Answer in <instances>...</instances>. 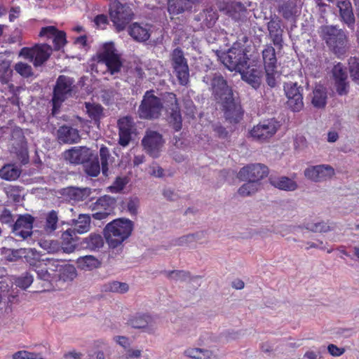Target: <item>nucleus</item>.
Here are the masks:
<instances>
[{"label":"nucleus","instance_id":"f257e3e1","mask_svg":"<svg viewBox=\"0 0 359 359\" xmlns=\"http://www.w3.org/2000/svg\"><path fill=\"white\" fill-rule=\"evenodd\" d=\"M211 86L216 100L220 102L224 107L226 118L231 122H238L242 116L241 108L234 102L232 90L226 81L222 76L215 75Z\"/></svg>","mask_w":359,"mask_h":359},{"label":"nucleus","instance_id":"f03ea898","mask_svg":"<svg viewBox=\"0 0 359 359\" xmlns=\"http://www.w3.org/2000/svg\"><path fill=\"white\" fill-rule=\"evenodd\" d=\"M211 86L216 100L220 102L224 107L226 118L231 122H238L242 116L241 108L234 102L232 90L226 81L222 76L215 75Z\"/></svg>","mask_w":359,"mask_h":359},{"label":"nucleus","instance_id":"7ed1b4c3","mask_svg":"<svg viewBox=\"0 0 359 359\" xmlns=\"http://www.w3.org/2000/svg\"><path fill=\"white\" fill-rule=\"evenodd\" d=\"M133 222L126 218L114 219L103 230L104 237L110 248H116L127 240L133 230Z\"/></svg>","mask_w":359,"mask_h":359},{"label":"nucleus","instance_id":"20e7f679","mask_svg":"<svg viewBox=\"0 0 359 359\" xmlns=\"http://www.w3.org/2000/svg\"><path fill=\"white\" fill-rule=\"evenodd\" d=\"M320 35L335 54L341 55L348 48V38L345 32L337 26L326 25L320 27Z\"/></svg>","mask_w":359,"mask_h":359},{"label":"nucleus","instance_id":"39448f33","mask_svg":"<svg viewBox=\"0 0 359 359\" xmlns=\"http://www.w3.org/2000/svg\"><path fill=\"white\" fill-rule=\"evenodd\" d=\"M97 66L104 65L111 74L119 72L122 67L121 56L111 42L105 43L97 53Z\"/></svg>","mask_w":359,"mask_h":359},{"label":"nucleus","instance_id":"423d86ee","mask_svg":"<svg viewBox=\"0 0 359 359\" xmlns=\"http://www.w3.org/2000/svg\"><path fill=\"white\" fill-rule=\"evenodd\" d=\"M222 58L223 64L231 71H243L248 62L245 50L241 43H234Z\"/></svg>","mask_w":359,"mask_h":359},{"label":"nucleus","instance_id":"0eeeda50","mask_svg":"<svg viewBox=\"0 0 359 359\" xmlns=\"http://www.w3.org/2000/svg\"><path fill=\"white\" fill-rule=\"evenodd\" d=\"M163 109V104L152 91H147L138 109V115L143 119L158 118Z\"/></svg>","mask_w":359,"mask_h":359},{"label":"nucleus","instance_id":"6e6552de","mask_svg":"<svg viewBox=\"0 0 359 359\" xmlns=\"http://www.w3.org/2000/svg\"><path fill=\"white\" fill-rule=\"evenodd\" d=\"M109 15L117 30L121 31L132 20L133 13L129 6L111 0Z\"/></svg>","mask_w":359,"mask_h":359},{"label":"nucleus","instance_id":"1a4fd4ad","mask_svg":"<svg viewBox=\"0 0 359 359\" xmlns=\"http://www.w3.org/2000/svg\"><path fill=\"white\" fill-rule=\"evenodd\" d=\"M73 81L69 77L60 76L57 80L54 88L53 101V113L55 114L61 104L71 95Z\"/></svg>","mask_w":359,"mask_h":359},{"label":"nucleus","instance_id":"9d476101","mask_svg":"<svg viewBox=\"0 0 359 359\" xmlns=\"http://www.w3.org/2000/svg\"><path fill=\"white\" fill-rule=\"evenodd\" d=\"M279 128L280 124L278 121L269 119L255 126L249 134L254 140L264 142L271 138Z\"/></svg>","mask_w":359,"mask_h":359},{"label":"nucleus","instance_id":"9b49d317","mask_svg":"<svg viewBox=\"0 0 359 359\" xmlns=\"http://www.w3.org/2000/svg\"><path fill=\"white\" fill-rule=\"evenodd\" d=\"M52 53L50 46L43 43L36 45L33 48H23L20 52V55L26 59L34 60L35 66H40L46 62Z\"/></svg>","mask_w":359,"mask_h":359},{"label":"nucleus","instance_id":"f8f14e48","mask_svg":"<svg viewBox=\"0 0 359 359\" xmlns=\"http://www.w3.org/2000/svg\"><path fill=\"white\" fill-rule=\"evenodd\" d=\"M164 143L162 135L152 130H147L142 140L144 150L153 158H158L160 156Z\"/></svg>","mask_w":359,"mask_h":359},{"label":"nucleus","instance_id":"ddd939ff","mask_svg":"<svg viewBox=\"0 0 359 359\" xmlns=\"http://www.w3.org/2000/svg\"><path fill=\"white\" fill-rule=\"evenodd\" d=\"M172 61L180 83L182 85H186L189 81V71L187 60L180 49L175 48L172 51Z\"/></svg>","mask_w":359,"mask_h":359},{"label":"nucleus","instance_id":"4468645a","mask_svg":"<svg viewBox=\"0 0 359 359\" xmlns=\"http://www.w3.org/2000/svg\"><path fill=\"white\" fill-rule=\"evenodd\" d=\"M302 88L297 83L288 82L284 86V90L287 98V106L294 111H299L304 106Z\"/></svg>","mask_w":359,"mask_h":359},{"label":"nucleus","instance_id":"2eb2a0df","mask_svg":"<svg viewBox=\"0 0 359 359\" xmlns=\"http://www.w3.org/2000/svg\"><path fill=\"white\" fill-rule=\"evenodd\" d=\"M268 169L266 166L257 163L250 164L242 168L238 173V177L242 181H253L260 182L266 177Z\"/></svg>","mask_w":359,"mask_h":359},{"label":"nucleus","instance_id":"dca6fc26","mask_svg":"<svg viewBox=\"0 0 359 359\" xmlns=\"http://www.w3.org/2000/svg\"><path fill=\"white\" fill-rule=\"evenodd\" d=\"M334 173V168L325 164L310 166L304 170L305 177L315 182L326 181L333 177Z\"/></svg>","mask_w":359,"mask_h":359},{"label":"nucleus","instance_id":"f3484780","mask_svg":"<svg viewBox=\"0 0 359 359\" xmlns=\"http://www.w3.org/2000/svg\"><path fill=\"white\" fill-rule=\"evenodd\" d=\"M128 325L135 329H140L149 334L154 333L156 323L154 318L147 314H137L128 320Z\"/></svg>","mask_w":359,"mask_h":359},{"label":"nucleus","instance_id":"a211bd4d","mask_svg":"<svg viewBox=\"0 0 359 359\" xmlns=\"http://www.w3.org/2000/svg\"><path fill=\"white\" fill-rule=\"evenodd\" d=\"M332 77L334 81V87L337 93L340 95H346L348 92V76L346 69L341 63L334 66L332 69Z\"/></svg>","mask_w":359,"mask_h":359},{"label":"nucleus","instance_id":"6ab92c4d","mask_svg":"<svg viewBox=\"0 0 359 359\" xmlns=\"http://www.w3.org/2000/svg\"><path fill=\"white\" fill-rule=\"evenodd\" d=\"M93 153L86 147H74L64 152V158L73 164L83 163L90 158Z\"/></svg>","mask_w":359,"mask_h":359},{"label":"nucleus","instance_id":"aec40b11","mask_svg":"<svg viewBox=\"0 0 359 359\" xmlns=\"http://www.w3.org/2000/svg\"><path fill=\"white\" fill-rule=\"evenodd\" d=\"M34 218L29 215L20 216L13 226V232L16 236L26 238L31 236Z\"/></svg>","mask_w":359,"mask_h":359},{"label":"nucleus","instance_id":"412c9836","mask_svg":"<svg viewBox=\"0 0 359 359\" xmlns=\"http://www.w3.org/2000/svg\"><path fill=\"white\" fill-rule=\"evenodd\" d=\"M119 129V144L123 147L128 145L131 140V134L134 129L133 121L130 117L125 116L118 121Z\"/></svg>","mask_w":359,"mask_h":359},{"label":"nucleus","instance_id":"4be33fe9","mask_svg":"<svg viewBox=\"0 0 359 359\" xmlns=\"http://www.w3.org/2000/svg\"><path fill=\"white\" fill-rule=\"evenodd\" d=\"M169 101L171 102V107L168 109L170 116L168 117L169 123L172 126L176 131L182 128V117L177 103L175 95L172 93L168 95Z\"/></svg>","mask_w":359,"mask_h":359},{"label":"nucleus","instance_id":"5701e85b","mask_svg":"<svg viewBox=\"0 0 359 359\" xmlns=\"http://www.w3.org/2000/svg\"><path fill=\"white\" fill-rule=\"evenodd\" d=\"M38 257L39 255L36 257H33L32 259H28V263L30 266L34 267V270L36 273L39 279L45 281H52L53 273L49 271V269H48V265L46 260H38Z\"/></svg>","mask_w":359,"mask_h":359},{"label":"nucleus","instance_id":"b1692460","mask_svg":"<svg viewBox=\"0 0 359 359\" xmlns=\"http://www.w3.org/2000/svg\"><path fill=\"white\" fill-rule=\"evenodd\" d=\"M241 73L243 80L250 84L254 88H257L261 83L262 72L260 69L254 67H250L246 65L243 71H238Z\"/></svg>","mask_w":359,"mask_h":359},{"label":"nucleus","instance_id":"393cba45","mask_svg":"<svg viewBox=\"0 0 359 359\" xmlns=\"http://www.w3.org/2000/svg\"><path fill=\"white\" fill-rule=\"evenodd\" d=\"M128 34L137 41H145L150 36V29L148 25L134 22L128 27Z\"/></svg>","mask_w":359,"mask_h":359},{"label":"nucleus","instance_id":"a878e982","mask_svg":"<svg viewBox=\"0 0 359 359\" xmlns=\"http://www.w3.org/2000/svg\"><path fill=\"white\" fill-rule=\"evenodd\" d=\"M342 20L349 28L353 29L355 18L353 15L351 4L348 0H342L337 2Z\"/></svg>","mask_w":359,"mask_h":359},{"label":"nucleus","instance_id":"bb28decb","mask_svg":"<svg viewBox=\"0 0 359 359\" xmlns=\"http://www.w3.org/2000/svg\"><path fill=\"white\" fill-rule=\"evenodd\" d=\"M111 203L112 201L110 198L103 197L99 198L95 206V209L99 210L93 214V217L99 220L106 219L112 210V208L111 206Z\"/></svg>","mask_w":359,"mask_h":359},{"label":"nucleus","instance_id":"cd10ccee","mask_svg":"<svg viewBox=\"0 0 359 359\" xmlns=\"http://www.w3.org/2000/svg\"><path fill=\"white\" fill-rule=\"evenodd\" d=\"M183 354L189 359H212L215 358L212 351L194 346L187 348Z\"/></svg>","mask_w":359,"mask_h":359},{"label":"nucleus","instance_id":"c85d7f7f","mask_svg":"<svg viewBox=\"0 0 359 359\" xmlns=\"http://www.w3.org/2000/svg\"><path fill=\"white\" fill-rule=\"evenodd\" d=\"M57 138L62 142L72 144L77 142L80 136L76 129L63 126L57 130Z\"/></svg>","mask_w":359,"mask_h":359},{"label":"nucleus","instance_id":"c756f323","mask_svg":"<svg viewBox=\"0 0 359 359\" xmlns=\"http://www.w3.org/2000/svg\"><path fill=\"white\" fill-rule=\"evenodd\" d=\"M74 231L69 229L62 233L61 236L60 250L65 253H72L76 248V240L74 238Z\"/></svg>","mask_w":359,"mask_h":359},{"label":"nucleus","instance_id":"7c9ffc66","mask_svg":"<svg viewBox=\"0 0 359 359\" xmlns=\"http://www.w3.org/2000/svg\"><path fill=\"white\" fill-rule=\"evenodd\" d=\"M311 103L316 108L325 107L327 100V92L326 88L318 85L315 87L311 95Z\"/></svg>","mask_w":359,"mask_h":359},{"label":"nucleus","instance_id":"2f4dec72","mask_svg":"<svg viewBox=\"0 0 359 359\" xmlns=\"http://www.w3.org/2000/svg\"><path fill=\"white\" fill-rule=\"evenodd\" d=\"M270 183L274 187L287 191H292L297 189L295 181L284 176L271 177Z\"/></svg>","mask_w":359,"mask_h":359},{"label":"nucleus","instance_id":"473e14b6","mask_svg":"<svg viewBox=\"0 0 359 359\" xmlns=\"http://www.w3.org/2000/svg\"><path fill=\"white\" fill-rule=\"evenodd\" d=\"M76 263L80 269L85 271H91L100 264L99 260L93 255L80 257L76 259Z\"/></svg>","mask_w":359,"mask_h":359},{"label":"nucleus","instance_id":"72a5a7b5","mask_svg":"<svg viewBox=\"0 0 359 359\" xmlns=\"http://www.w3.org/2000/svg\"><path fill=\"white\" fill-rule=\"evenodd\" d=\"M72 224L74 226V233L80 234L88 232L90 228V217L88 215L81 214L79 216L77 219L72 221Z\"/></svg>","mask_w":359,"mask_h":359},{"label":"nucleus","instance_id":"f704fd0d","mask_svg":"<svg viewBox=\"0 0 359 359\" xmlns=\"http://www.w3.org/2000/svg\"><path fill=\"white\" fill-rule=\"evenodd\" d=\"M81 244L90 250H96L103 247L104 240L100 234L92 233L83 238Z\"/></svg>","mask_w":359,"mask_h":359},{"label":"nucleus","instance_id":"c9c22d12","mask_svg":"<svg viewBox=\"0 0 359 359\" xmlns=\"http://www.w3.org/2000/svg\"><path fill=\"white\" fill-rule=\"evenodd\" d=\"M205 234L203 232L187 234L178 238L176 244L180 246H192L195 243H202Z\"/></svg>","mask_w":359,"mask_h":359},{"label":"nucleus","instance_id":"e433bc0d","mask_svg":"<svg viewBox=\"0 0 359 359\" xmlns=\"http://www.w3.org/2000/svg\"><path fill=\"white\" fill-rule=\"evenodd\" d=\"M20 175V169L13 164L5 165L0 170V177L6 180H15Z\"/></svg>","mask_w":359,"mask_h":359},{"label":"nucleus","instance_id":"4c0bfd02","mask_svg":"<svg viewBox=\"0 0 359 359\" xmlns=\"http://www.w3.org/2000/svg\"><path fill=\"white\" fill-rule=\"evenodd\" d=\"M8 251L11 252V257L8 258L10 261L17 260L24 256L28 262V259H32V257L38 256L37 251L32 248H20L18 250H9Z\"/></svg>","mask_w":359,"mask_h":359},{"label":"nucleus","instance_id":"58836bf2","mask_svg":"<svg viewBox=\"0 0 359 359\" xmlns=\"http://www.w3.org/2000/svg\"><path fill=\"white\" fill-rule=\"evenodd\" d=\"M129 286L126 283L118 281L109 282L103 285V290L106 292L123 294L128 291Z\"/></svg>","mask_w":359,"mask_h":359},{"label":"nucleus","instance_id":"ea45409f","mask_svg":"<svg viewBox=\"0 0 359 359\" xmlns=\"http://www.w3.org/2000/svg\"><path fill=\"white\" fill-rule=\"evenodd\" d=\"M268 29L271 36L273 38V43L276 46H280L282 42V30L279 22L271 20L268 23Z\"/></svg>","mask_w":359,"mask_h":359},{"label":"nucleus","instance_id":"a19ab883","mask_svg":"<svg viewBox=\"0 0 359 359\" xmlns=\"http://www.w3.org/2000/svg\"><path fill=\"white\" fill-rule=\"evenodd\" d=\"M262 57L266 67H276V57L275 49L271 46H267L262 51Z\"/></svg>","mask_w":359,"mask_h":359},{"label":"nucleus","instance_id":"79ce46f5","mask_svg":"<svg viewBox=\"0 0 359 359\" xmlns=\"http://www.w3.org/2000/svg\"><path fill=\"white\" fill-rule=\"evenodd\" d=\"M261 187L260 182L247 181L238 189V192L241 196H249L257 192Z\"/></svg>","mask_w":359,"mask_h":359},{"label":"nucleus","instance_id":"37998d69","mask_svg":"<svg viewBox=\"0 0 359 359\" xmlns=\"http://www.w3.org/2000/svg\"><path fill=\"white\" fill-rule=\"evenodd\" d=\"M58 276L60 280L64 281L72 280L77 276L76 268L72 264H62Z\"/></svg>","mask_w":359,"mask_h":359},{"label":"nucleus","instance_id":"c03bdc74","mask_svg":"<svg viewBox=\"0 0 359 359\" xmlns=\"http://www.w3.org/2000/svg\"><path fill=\"white\" fill-rule=\"evenodd\" d=\"M58 222L57 212L55 210L50 211L46 217L44 230L48 233H51L57 229Z\"/></svg>","mask_w":359,"mask_h":359},{"label":"nucleus","instance_id":"a18cd8bd","mask_svg":"<svg viewBox=\"0 0 359 359\" xmlns=\"http://www.w3.org/2000/svg\"><path fill=\"white\" fill-rule=\"evenodd\" d=\"M86 111L88 116L95 121L99 120L102 116V107L97 104L86 103Z\"/></svg>","mask_w":359,"mask_h":359},{"label":"nucleus","instance_id":"49530a36","mask_svg":"<svg viewBox=\"0 0 359 359\" xmlns=\"http://www.w3.org/2000/svg\"><path fill=\"white\" fill-rule=\"evenodd\" d=\"M39 245L48 253H56L60 250V245L57 241L41 240Z\"/></svg>","mask_w":359,"mask_h":359},{"label":"nucleus","instance_id":"de8ad7c7","mask_svg":"<svg viewBox=\"0 0 359 359\" xmlns=\"http://www.w3.org/2000/svg\"><path fill=\"white\" fill-rule=\"evenodd\" d=\"M33 280V276L31 274L25 273L15 279V283L18 287L27 289L32 285Z\"/></svg>","mask_w":359,"mask_h":359},{"label":"nucleus","instance_id":"09e8293b","mask_svg":"<svg viewBox=\"0 0 359 359\" xmlns=\"http://www.w3.org/2000/svg\"><path fill=\"white\" fill-rule=\"evenodd\" d=\"M46 262L48 265V269H49V271H50V273H53V280L58 279V275L60 273L62 264H61L58 260L51 259H46Z\"/></svg>","mask_w":359,"mask_h":359},{"label":"nucleus","instance_id":"8fccbe9b","mask_svg":"<svg viewBox=\"0 0 359 359\" xmlns=\"http://www.w3.org/2000/svg\"><path fill=\"white\" fill-rule=\"evenodd\" d=\"M351 76L359 85V62L357 58H351L348 62Z\"/></svg>","mask_w":359,"mask_h":359},{"label":"nucleus","instance_id":"3c124183","mask_svg":"<svg viewBox=\"0 0 359 359\" xmlns=\"http://www.w3.org/2000/svg\"><path fill=\"white\" fill-rule=\"evenodd\" d=\"M100 155L102 163V171L104 176L108 175V160L109 158V152L107 148L102 147L100 150Z\"/></svg>","mask_w":359,"mask_h":359},{"label":"nucleus","instance_id":"603ef678","mask_svg":"<svg viewBox=\"0 0 359 359\" xmlns=\"http://www.w3.org/2000/svg\"><path fill=\"white\" fill-rule=\"evenodd\" d=\"M85 170L88 175L96 177L100 172V166L97 161L87 163Z\"/></svg>","mask_w":359,"mask_h":359},{"label":"nucleus","instance_id":"864d4df0","mask_svg":"<svg viewBox=\"0 0 359 359\" xmlns=\"http://www.w3.org/2000/svg\"><path fill=\"white\" fill-rule=\"evenodd\" d=\"M53 39L55 50H60L67 43L66 34L63 31L57 30V34L54 35Z\"/></svg>","mask_w":359,"mask_h":359},{"label":"nucleus","instance_id":"5fc2aeb1","mask_svg":"<svg viewBox=\"0 0 359 359\" xmlns=\"http://www.w3.org/2000/svg\"><path fill=\"white\" fill-rule=\"evenodd\" d=\"M266 82L271 87H274L276 84V79L278 76L276 67H266Z\"/></svg>","mask_w":359,"mask_h":359},{"label":"nucleus","instance_id":"6e6d98bb","mask_svg":"<svg viewBox=\"0 0 359 359\" xmlns=\"http://www.w3.org/2000/svg\"><path fill=\"white\" fill-rule=\"evenodd\" d=\"M15 70L24 77H29L32 74L31 66L23 62L15 64Z\"/></svg>","mask_w":359,"mask_h":359},{"label":"nucleus","instance_id":"4d7b16f0","mask_svg":"<svg viewBox=\"0 0 359 359\" xmlns=\"http://www.w3.org/2000/svg\"><path fill=\"white\" fill-rule=\"evenodd\" d=\"M128 179L126 177H118L113 185L109 187L112 192H118L121 191L124 187L128 184Z\"/></svg>","mask_w":359,"mask_h":359},{"label":"nucleus","instance_id":"13d9d810","mask_svg":"<svg viewBox=\"0 0 359 359\" xmlns=\"http://www.w3.org/2000/svg\"><path fill=\"white\" fill-rule=\"evenodd\" d=\"M57 29L55 26H47L42 27L39 32L40 37H46L47 39H53L54 35L57 34Z\"/></svg>","mask_w":359,"mask_h":359},{"label":"nucleus","instance_id":"bf43d9fd","mask_svg":"<svg viewBox=\"0 0 359 359\" xmlns=\"http://www.w3.org/2000/svg\"><path fill=\"white\" fill-rule=\"evenodd\" d=\"M149 173L154 177H163L164 170L156 163H152L149 167Z\"/></svg>","mask_w":359,"mask_h":359},{"label":"nucleus","instance_id":"052dcab7","mask_svg":"<svg viewBox=\"0 0 359 359\" xmlns=\"http://www.w3.org/2000/svg\"><path fill=\"white\" fill-rule=\"evenodd\" d=\"M140 206V201L137 198H130L127 203V210L132 215H136Z\"/></svg>","mask_w":359,"mask_h":359},{"label":"nucleus","instance_id":"680f3d73","mask_svg":"<svg viewBox=\"0 0 359 359\" xmlns=\"http://www.w3.org/2000/svg\"><path fill=\"white\" fill-rule=\"evenodd\" d=\"M328 353L334 357H339L345 353V348L338 347L333 344H330L327 346Z\"/></svg>","mask_w":359,"mask_h":359},{"label":"nucleus","instance_id":"e2e57ef3","mask_svg":"<svg viewBox=\"0 0 359 359\" xmlns=\"http://www.w3.org/2000/svg\"><path fill=\"white\" fill-rule=\"evenodd\" d=\"M113 340L114 342H116L117 344H118L125 349L128 348L130 345L129 339L125 336H114L113 337Z\"/></svg>","mask_w":359,"mask_h":359},{"label":"nucleus","instance_id":"0e129e2a","mask_svg":"<svg viewBox=\"0 0 359 359\" xmlns=\"http://www.w3.org/2000/svg\"><path fill=\"white\" fill-rule=\"evenodd\" d=\"M241 4L238 2H231L228 4L226 8H221L222 10H226L227 14L233 16L237 9H241Z\"/></svg>","mask_w":359,"mask_h":359},{"label":"nucleus","instance_id":"69168bd1","mask_svg":"<svg viewBox=\"0 0 359 359\" xmlns=\"http://www.w3.org/2000/svg\"><path fill=\"white\" fill-rule=\"evenodd\" d=\"M0 222L4 224H11L13 217L8 210H4L0 215Z\"/></svg>","mask_w":359,"mask_h":359},{"label":"nucleus","instance_id":"338daca9","mask_svg":"<svg viewBox=\"0 0 359 359\" xmlns=\"http://www.w3.org/2000/svg\"><path fill=\"white\" fill-rule=\"evenodd\" d=\"M94 22L97 28L104 29L108 22L107 18L104 15H99L95 18Z\"/></svg>","mask_w":359,"mask_h":359},{"label":"nucleus","instance_id":"774afa93","mask_svg":"<svg viewBox=\"0 0 359 359\" xmlns=\"http://www.w3.org/2000/svg\"><path fill=\"white\" fill-rule=\"evenodd\" d=\"M294 147L295 149L302 150L306 147V140L302 135H297L295 137Z\"/></svg>","mask_w":359,"mask_h":359}]
</instances>
